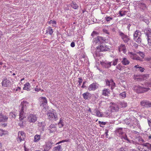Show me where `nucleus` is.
Here are the masks:
<instances>
[{
    "label": "nucleus",
    "mask_w": 151,
    "mask_h": 151,
    "mask_svg": "<svg viewBox=\"0 0 151 151\" xmlns=\"http://www.w3.org/2000/svg\"><path fill=\"white\" fill-rule=\"evenodd\" d=\"M91 114L99 117H103V114L101 112L97 109H95L92 112Z\"/></svg>",
    "instance_id": "nucleus-17"
},
{
    "label": "nucleus",
    "mask_w": 151,
    "mask_h": 151,
    "mask_svg": "<svg viewBox=\"0 0 151 151\" xmlns=\"http://www.w3.org/2000/svg\"><path fill=\"white\" fill-rule=\"evenodd\" d=\"M118 59H115L111 62H108L106 61L101 62L98 60L96 62V63H98L99 65V63H100L101 65L103 66H111V65H116L118 62Z\"/></svg>",
    "instance_id": "nucleus-2"
},
{
    "label": "nucleus",
    "mask_w": 151,
    "mask_h": 151,
    "mask_svg": "<svg viewBox=\"0 0 151 151\" xmlns=\"http://www.w3.org/2000/svg\"><path fill=\"white\" fill-rule=\"evenodd\" d=\"M70 46L73 47H74L75 46V42H72L70 44Z\"/></svg>",
    "instance_id": "nucleus-57"
},
{
    "label": "nucleus",
    "mask_w": 151,
    "mask_h": 151,
    "mask_svg": "<svg viewBox=\"0 0 151 151\" xmlns=\"http://www.w3.org/2000/svg\"><path fill=\"white\" fill-rule=\"evenodd\" d=\"M106 40L105 38L99 36H98L95 39V40H94V42H95L96 44H101L106 42Z\"/></svg>",
    "instance_id": "nucleus-11"
},
{
    "label": "nucleus",
    "mask_w": 151,
    "mask_h": 151,
    "mask_svg": "<svg viewBox=\"0 0 151 151\" xmlns=\"http://www.w3.org/2000/svg\"><path fill=\"white\" fill-rule=\"evenodd\" d=\"M98 33L97 32L95 31H93L91 34V36H92L93 37H94L95 36H97Z\"/></svg>",
    "instance_id": "nucleus-51"
},
{
    "label": "nucleus",
    "mask_w": 151,
    "mask_h": 151,
    "mask_svg": "<svg viewBox=\"0 0 151 151\" xmlns=\"http://www.w3.org/2000/svg\"><path fill=\"white\" fill-rule=\"evenodd\" d=\"M40 139V136L39 135L36 134L34 136V141L35 142H37Z\"/></svg>",
    "instance_id": "nucleus-32"
},
{
    "label": "nucleus",
    "mask_w": 151,
    "mask_h": 151,
    "mask_svg": "<svg viewBox=\"0 0 151 151\" xmlns=\"http://www.w3.org/2000/svg\"><path fill=\"white\" fill-rule=\"evenodd\" d=\"M118 103L119 107H125L127 106V104L124 102H120Z\"/></svg>",
    "instance_id": "nucleus-33"
},
{
    "label": "nucleus",
    "mask_w": 151,
    "mask_h": 151,
    "mask_svg": "<svg viewBox=\"0 0 151 151\" xmlns=\"http://www.w3.org/2000/svg\"><path fill=\"white\" fill-rule=\"evenodd\" d=\"M41 90V89L38 86H36L35 88V91L37 92H38Z\"/></svg>",
    "instance_id": "nucleus-50"
},
{
    "label": "nucleus",
    "mask_w": 151,
    "mask_h": 151,
    "mask_svg": "<svg viewBox=\"0 0 151 151\" xmlns=\"http://www.w3.org/2000/svg\"><path fill=\"white\" fill-rule=\"evenodd\" d=\"M25 137V134L23 131H19L18 133V136L17 138L18 142H20L24 140Z\"/></svg>",
    "instance_id": "nucleus-9"
},
{
    "label": "nucleus",
    "mask_w": 151,
    "mask_h": 151,
    "mask_svg": "<svg viewBox=\"0 0 151 151\" xmlns=\"http://www.w3.org/2000/svg\"><path fill=\"white\" fill-rule=\"evenodd\" d=\"M28 103L26 101L22 102L20 105L19 106V120L22 121L24 118L25 117V114L28 106Z\"/></svg>",
    "instance_id": "nucleus-1"
},
{
    "label": "nucleus",
    "mask_w": 151,
    "mask_h": 151,
    "mask_svg": "<svg viewBox=\"0 0 151 151\" xmlns=\"http://www.w3.org/2000/svg\"><path fill=\"white\" fill-rule=\"evenodd\" d=\"M118 34L124 43H127L129 41L130 37L127 35L125 34L120 31L118 32Z\"/></svg>",
    "instance_id": "nucleus-7"
},
{
    "label": "nucleus",
    "mask_w": 151,
    "mask_h": 151,
    "mask_svg": "<svg viewBox=\"0 0 151 151\" xmlns=\"http://www.w3.org/2000/svg\"><path fill=\"white\" fill-rule=\"evenodd\" d=\"M10 83V81L6 78H4L2 82V86L5 87L9 85Z\"/></svg>",
    "instance_id": "nucleus-26"
},
{
    "label": "nucleus",
    "mask_w": 151,
    "mask_h": 151,
    "mask_svg": "<svg viewBox=\"0 0 151 151\" xmlns=\"http://www.w3.org/2000/svg\"><path fill=\"white\" fill-rule=\"evenodd\" d=\"M97 48L98 53L96 52L95 53V55H96V57L99 56V53H98L99 52L104 51H106L110 50L109 48L108 47V46L105 44L98 46L97 47Z\"/></svg>",
    "instance_id": "nucleus-3"
},
{
    "label": "nucleus",
    "mask_w": 151,
    "mask_h": 151,
    "mask_svg": "<svg viewBox=\"0 0 151 151\" xmlns=\"http://www.w3.org/2000/svg\"><path fill=\"white\" fill-rule=\"evenodd\" d=\"M105 19L107 22H109L113 19V18L110 16H107L105 17Z\"/></svg>",
    "instance_id": "nucleus-45"
},
{
    "label": "nucleus",
    "mask_w": 151,
    "mask_h": 151,
    "mask_svg": "<svg viewBox=\"0 0 151 151\" xmlns=\"http://www.w3.org/2000/svg\"><path fill=\"white\" fill-rule=\"evenodd\" d=\"M118 49L119 51V52L122 51L124 53H125L126 52V47L125 45L124 44H121L120 45Z\"/></svg>",
    "instance_id": "nucleus-22"
},
{
    "label": "nucleus",
    "mask_w": 151,
    "mask_h": 151,
    "mask_svg": "<svg viewBox=\"0 0 151 151\" xmlns=\"http://www.w3.org/2000/svg\"><path fill=\"white\" fill-rule=\"evenodd\" d=\"M104 32H105L107 34H108V35L109 34V33L108 32V31L106 30H105Z\"/></svg>",
    "instance_id": "nucleus-62"
},
{
    "label": "nucleus",
    "mask_w": 151,
    "mask_h": 151,
    "mask_svg": "<svg viewBox=\"0 0 151 151\" xmlns=\"http://www.w3.org/2000/svg\"><path fill=\"white\" fill-rule=\"evenodd\" d=\"M141 32L138 30H136L133 34L134 40L138 44H140L141 42Z\"/></svg>",
    "instance_id": "nucleus-4"
},
{
    "label": "nucleus",
    "mask_w": 151,
    "mask_h": 151,
    "mask_svg": "<svg viewBox=\"0 0 151 151\" xmlns=\"http://www.w3.org/2000/svg\"><path fill=\"white\" fill-rule=\"evenodd\" d=\"M139 5L140 8H141L142 10L145 9L146 8V5L144 3H140L139 4Z\"/></svg>",
    "instance_id": "nucleus-42"
},
{
    "label": "nucleus",
    "mask_w": 151,
    "mask_h": 151,
    "mask_svg": "<svg viewBox=\"0 0 151 151\" xmlns=\"http://www.w3.org/2000/svg\"><path fill=\"white\" fill-rule=\"evenodd\" d=\"M110 93V91L109 89L104 88L102 90V94L105 96H108Z\"/></svg>",
    "instance_id": "nucleus-24"
},
{
    "label": "nucleus",
    "mask_w": 151,
    "mask_h": 151,
    "mask_svg": "<svg viewBox=\"0 0 151 151\" xmlns=\"http://www.w3.org/2000/svg\"><path fill=\"white\" fill-rule=\"evenodd\" d=\"M37 120V116L34 114H29L27 116V121L30 123H34Z\"/></svg>",
    "instance_id": "nucleus-8"
},
{
    "label": "nucleus",
    "mask_w": 151,
    "mask_h": 151,
    "mask_svg": "<svg viewBox=\"0 0 151 151\" xmlns=\"http://www.w3.org/2000/svg\"><path fill=\"white\" fill-rule=\"evenodd\" d=\"M122 62V64L124 65H128L129 63V60L126 58H124Z\"/></svg>",
    "instance_id": "nucleus-31"
},
{
    "label": "nucleus",
    "mask_w": 151,
    "mask_h": 151,
    "mask_svg": "<svg viewBox=\"0 0 151 151\" xmlns=\"http://www.w3.org/2000/svg\"><path fill=\"white\" fill-rule=\"evenodd\" d=\"M138 125V122L137 119L134 117H131V121L130 127L134 128L136 126Z\"/></svg>",
    "instance_id": "nucleus-15"
},
{
    "label": "nucleus",
    "mask_w": 151,
    "mask_h": 151,
    "mask_svg": "<svg viewBox=\"0 0 151 151\" xmlns=\"http://www.w3.org/2000/svg\"><path fill=\"white\" fill-rule=\"evenodd\" d=\"M140 18L142 21L145 22L147 24H148L149 23V22L148 19H146L144 17H140Z\"/></svg>",
    "instance_id": "nucleus-36"
},
{
    "label": "nucleus",
    "mask_w": 151,
    "mask_h": 151,
    "mask_svg": "<svg viewBox=\"0 0 151 151\" xmlns=\"http://www.w3.org/2000/svg\"><path fill=\"white\" fill-rule=\"evenodd\" d=\"M129 54L130 55V58L131 59L133 60H135L137 54L135 53H133L132 52L129 53Z\"/></svg>",
    "instance_id": "nucleus-37"
},
{
    "label": "nucleus",
    "mask_w": 151,
    "mask_h": 151,
    "mask_svg": "<svg viewBox=\"0 0 151 151\" xmlns=\"http://www.w3.org/2000/svg\"><path fill=\"white\" fill-rule=\"evenodd\" d=\"M146 60L147 61H148L150 62V63L151 62V58H148L146 59Z\"/></svg>",
    "instance_id": "nucleus-58"
},
{
    "label": "nucleus",
    "mask_w": 151,
    "mask_h": 151,
    "mask_svg": "<svg viewBox=\"0 0 151 151\" xmlns=\"http://www.w3.org/2000/svg\"><path fill=\"white\" fill-rule=\"evenodd\" d=\"M88 111H89L91 114L92 113V112H93V111H92L91 110V109L90 108H89V109H88Z\"/></svg>",
    "instance_id": "nucleus-63"
},
{
    "label": "nucleus",
    "mask_w": 151,
    "mask_h": 151,
    "mask_svg": "<svg viewBox=\"0 0 151 151\" xmlns=\"http://www.w3.org/2000/svg\"><path fill=\"white\" fill-rule=\"evenodd\" d=\"M47 115L49 119H53L55 121L58 120V117L57 113L55 112H51L49 111L47 113Z\"/></svg>",
    "instance_id": "nucleus-6"
},
{
    "label": "nucleus",
    "mask_w": 151,
    "mask_h": 151,
    "mask_svg": "<svg viewBox=\"0 0 151 151\" xmlns=\"http://www.w3.org/2000/svg\"><path fill=\"white\" fill-rule=\"evenodd\" d=\"M144 142V140L141 137H139L136 138V141H130L129 142L131 143H132L133 144H134L135 145L137 144H140L143 145V144L142 143Z\"/></svg>",
    "instance_id": "nucleus-13"
},
{
    "label": "nucleus",
    "mask_w": 151,
    "mask_h": 151,
    "mask_svg": "<svg viewBox=\"0 0 151 151\" xmlns=\"http://www.w3.org/2000/svg\"><path fill=\"white\" fill-rule=\"evenodd\" d=\"M21 90V88L18 87L15 90L16 91H19Z\"/></svg>",
    "instance_id": "nucleus-59"
},
{
    "label": "nucleus",
    "mask_w": 151,
    "mask_h": 151,
    "mask_svg": "<svg viewBox=\"0 0 151 151\" xmlns=\"http://www.w3.org/2000/svg\"><path fill=\"white\" fill-rule=\"evenodd\" d=\"M7 134V132L2 130L0 129V136H2L4 134Z\"/></svg>",
    "instance_id": "nucleus-46"
},
{
    "label": "nucleus",
    "mask_w": 151,
    "mask_h": 151,
    "mask_svg": "<svg viewBox=\"0 0 151 151\" xmlns=\"http://www.w3.org/2000/svg\"><path fill=\"white\" fill-rule=\"evenodd\" d=\"M135 60H139V61H142V59L137 55L136 56V58Z\"/></svg>",
    "instance_id": "nucleus-52"
},
{
    "label": "nucleus",
    "mask_w": 151,
    "mask_h": 151,
    "mask_svg": "<svg viewBox=\"0 0 151 151\" xmlns=\"http://www.w3.org/2000/svg\"><path fill=\"white\" fill-rule=\"evenodd\" d=\"M83 96L84 99L86 100L91 98V95L89 93L86 92L83 94Z\"/></svg>",
    "instance_id": "nucleus-23"
},
{
    "label": "nucleus",
    "mask_w": 151,
    "mask_h": 151,
    "mask_svg": "<svg viewBox=\"0 0 151 151\" xmlns=\"http://www.w3.org/2000/svg\"><path fill=\"white\" fill-rule=\"evenodd\" d=\"M99 123L100 124V126L101 127H103V126L105 125L106 124V123L105 122H101L99 121Z\"/></svg>",
    "instance_id": "nucleus-55"
},
{
    "label": "nucleus",
    "mask_w": 151,
    "mask_h": 151,
    "mask_svg": "<svg viewBox=\"0 0 151 151\" xmlns=\"http://www.w3.org/2000/svg\"><path fill=\"white\" fill-rule=\"evenodd\" d=\"M46 32L47 33H48L50 35H51L53 33V31L51 27H49L47 28Z\"/></svg>",
    "instance_id": "nucleus-29"
},
{
    "label": "nucleus",
    "mask_w": 151,
    "mask_h": 151,
    "mask_svg": "<svg viewBox=\"0 0 151 151\" xmlns=\"http://www.w3.org/2000/svg\"><path fill=\"white\" fill-rule=\"evenodd\" d=\"M148 77L149 75H144L139 76V77L138 78H137V79H141V80H142L146 79Z\"/></svg>",
    "instance_id": "nucleus-35"
},
{
    "label": "nucleus",
    "mask_w": 151,
    "mask_h": 151,
    "mask_svg": "<svg viewBox=\"0 0 151 151\" xmlns=\"http://www.w3.org/2000/svg\"><path fill=\"white\" fill-rule=\"evenodd\" d=\"M9 116V117L11 118H14L16 116V115L15 114H13V113L11 112L10 113Z\"/></svg>",
    "instance_id": "nucleus-49"
},
{
    "label": "nucleus",
    "mask_w": 151,
    "mask_h": 151,
    "mask_svg": "<svg viewBox=\"0 0 151 151\" xmlns=\"http://www.w3.org/2000/svg\"><path fill=\"white\" fill-rule=\"evenodd\" d=\"M117 131L118 133L120 134V137L123 140H126L127 141V142H129V140L127 138L126 134L122 131V128H119Z\"/></svg>",
    "instance_id": "nucleus-10"
},
{
    "label": "nucleus",
    "mask_w": 151,
    "mask_h": 151,
    "mask_svg": "<svg viewBox=\"0 0 151 151\" xmlns=\"http://www.w3.org/2000/svg\"><path fill=\"white\" fill-rule=\"evenodd\" d=\"M53 143H52L50 141H48L46 142L44 147V151H49L52 147V145Z\"/></svg>",
    "instance_id": "nucleus-16"
},
{
    "label": "nucleus",
    "mask_w": 151,
    "mask_h": 151,
    "mask_svg": "<svg viewBox=\"0 0 151 151\" xmlns=\"http://www.w3.org/2000/svg\"><path fill=\"white\" fill-rule=\"evenodd\" d=\"M139 150L140 151H147L146 150H145V149H144L143 148V149H142V150H141V149H139Z\"/></svg>",
    "instance_id": "nucleus-61"
},
{
    "label": "nucleus",
    "mask_w": 151,
    "mask_h": 151,
    "mask_svg": "<svg viewBox=\"0 0 151 151\" xmlns=\"http://www.w3.org/2000/svg\"><path fill=\"white\" fill-rule=\"evenodd\" d=\"M78 82L79 83V85H80L81 83L82 82V81H83L82 79V78H78Z\"/></svg>",
    "instance_id": "nucleus-56"
},
{
    "label": "nucleus",
    "mask_w": 151,
    "mask_h": 151,
    "mask_svg": "<svg viewBox=\"0 0 151 151\" xmlns=\"http://www.w3.org/2000/svg\"><path fill=\"white\" fill-rule=\"evenodd\" d=\"M130 151H137L135 149H131V150H130Z\"/></svg>",
    "instance_id": "nucleus-64"
},
{
    "label": "nucleus",
    "mask_w": 151,
    "mask_h": 151,
    "mask_svg": "<svg viewBox=\"0 0 151 151\" xmlns=\"http://www.w3.org/2000/svg\"><path fill=\"white\" fill-rule=\"evenodd\" d=\"M144 33L147 37H151V29L149 28H146L144 30Z\"/></svg>",
    "instance_id": "nucleus-21"
},
{
    "label": "nucleus",
    "mask_w": 151,
    "mask_h": 151,
    "mask_svg": "<svg viewBox=\"0 0 151 151\" xmlns=\"http://www.w3.org/2000/svg\"><path fill=\"white\" fill-rule=\"evenodd\" d=\"M122 11H120L119 12V15L120 16L122 17V16H123L124 15H125V13H126V11H124V12L122 13Z\"/></svg>",
    "instance_id": "nucleus-48"
},
{
    "label": "nucleus",
    "mask_w": 151,
    "mask_h": 151,
    "mask_svg": "<svg viewBox=\"0 0 151 151\" xmlns=\"http://www.w3.org/2000/svg\"><path fill=\"white\" fill-rule=\"evenodd\" d=\"M119 104L118 103H112L110 106V109L112 112H116L119 110Z\"/></svg>",
    "instance_id": "nucleus-12"
},
{
    "label": "nucleus",
    "mask_w": 151,
    "mask_h": 151,
    "mask_svg": "<svg viewBox=\"0 0 151 151\" xmlns=\"http://www.w3.org/2000/svg\"><path fill=\"white\" fill-rule=\"evenodd\" d=\"M53 151H61L62 150L61 146L58 145V146L55 147L53 149Z\"/></svg>",
    "instance_id": "nucleus-38"
},
{
    "label": "nucleus",
    "mask_w": 151,
    "mask_h": 151,
    "mask_svg": "<svg viewBox=\"0 0 151 151\" xmlns=\"http://www.w3.org/2000/svg\"><path fill=\"white\" fill-rule=\"evenodd\" d=\"M49 24H56V22L55 20H51L49 22Z\"/></svg>",
    "instance_id": "nucleus-54"
},
{
    "label": "nucleus",
    "mask_w": 151,
    "mask_h": 151,
    "mask_svg": "<svg viewBox=\"0 0 151 151\" xmlns=\"http://www.w3.org/2000/svg\"><path fill=\"white\" fill-rule=\"evenodd\" d=\"M133 89L138 93L146 92L150 90L149 88L143 87L139 86H134L133 87Z\"/></svg>",
    "instance_id": "nucleus-5"
},
{
    "label": "nucleus",
    "mask_w": 151,
    "mask_h": 151,
    "mask_svg": "<svg viewBox=\"0 0 151 151\" xmlns=\"http://www.w3.org/2000/svg\"><path fill=\"white\" fill-rule=\"evenodd\" d=\"M110 112H106L103 114V117H108L110 116Z\"/></svg>",
    "instance_id": "nucleus-44"
},
{
    "label": "nucleus",
    "mask_w": 151,
    "mask_h": 151,
    "mask_svg": "<svg viewBox=\"0 0 151 151\" xmlns=\"http://www.w3.org/2000/svg\"><path fill=\"white\" fill-rule=\"evenodd\" d=\"M136 67L137 68H139V69L138 70H139L141 72H143L144 71V69L143 68H142L141 67Z\"/></svg>",
    "instance_id": "nucleus-53"
},
{
    "label": "nucleus",
    "mask_w": 151,
    "mask_h": 151,
    "mask_svg": "<svg viewBox=\"0 0 151 151\" xmlns=\"http://www.w3.org/2000/svg\"><path fill=\"white\" fill-rule=\"evenodd\" d=\"M48 129L51 132H53L56 130V128L55 127V125L51 124L48 128Z\"/></svg>",
    "instance_id": "nucleus-25"
},
{
    "label": "nucleus",
    "mask_w": 151,
    "mask_h": 151,
    "mask_svg": "<svg viewBox=\"0 0 151 151\" xmlns=\"http://www.w3.org/2000/svg\"><path fill=\"white\" fill-rule=\"evenodd\" d=\"M137 54L139 55L141 57H142V58H144V57L145 56V55H144V53L143 52H142L141 51H139L137 52Z\"/></svg>",
    "instance_id": "nucleus-47"
},
{
    "label": "nucleus",
    "mask_w": 151,
    "mask_h": 151,
    "mask_svg": "<svg viewBox=\"0 0 151 151\" xmlns=\"http://www.w3.org/2000/svg\"><path fill=\"white\" fill-rule=\"evenodd\" d=\"M129 132H130V133H129V135L131 138H132L134 135L137 133L136 131L134 130Z\"/></svg>",
    "instance_id": "nucleus-39"
},
{
    "label": "nucleus",
    "mask_w": 151,
    "mask_h": 151,
    "mask_svg": "<svg viewBox=\"0 0 151 151\" xmlns=\"http://www.w3.org/2000/svg\"><path fill=\"white\" fill-rule=\"evenodd\" d=\"M131 117L129 119H126L124 120L125 123L128 125H129L130 127L131 123Z\"/></svg>",
    "instance_id": "nucleus-30"
},
{
    "label": "nucleus",
    "mask_w": 151,
    "mask_h": 151,
    "mask_svg": "<svg viewBox=\"0 0 151 151\" xmlns=\"http://www.w3.org/2000/svg\"><path fill=\"white\" fill-rule=\"evenodd\" d=\"M106 85L107 86H111V89H113L115 86V83L113 82L112 80H110V81L106 80Z\"/></svg>",
    "instance_id": "nucleus-20"
},
{
    "label": "nucleus",
    "mask_w": 151,
    "mask_h": 151,
    "mask_svg": "<svg viewBox=\"0 0 151 151\" xmlns=\"http://www.w3.org/2000/svg\"><path fill=\"white\" fill-rule=\"evenodd\" d=\"M40 101L41 102V106L45 108L47 104V101L46 98L41 97L40 98Z\"/></svg>",
    "instance_id": "nucleus-14"
},
{
    "label": "nucleus",
    "mask_w": 151,
    "mask_h": 151,
    "mask_svg": "<svg viewBox=\"0 0 151 151\" xmlns=\"http://www.w3.org/2000/svg\"><path fill=\"white\" fill-rule=\"evenodd\" d=\"M8 117L0 114V122H5L7 120Z\"/></svg>",
    "instance_id": "nucleus-28"
},
{
    "label": "nucleus",
    "mask_w": 151,
    "mask_h": 151,
    "mask_svg": "<svg viewBox=\"0 0 151 151\" xmlns=\"http://www.w3.org/2000/svg\"><path fill=\"white\" fill-rule=\"evenodd\" d=\"M143 146L142 145V146L140 147L139 146L138 147L137 149L139 150V149H140L141 150H142V149L143 148Z\"/></svg>",
    "instance_id": "nucleus-60"
},
{
    "label": "nucleus",
    "mask_w": 151,
    "mask_h": 151,
    "mask_svg": "<svg viewBox=\"0 0 151 151\" xmlns=\"http://www.w3.org/2000/svg\"><path fill=\"white\" fill-rule=\"evenodd\" d=\"M97 88L98 86H97L96 83H93L89 85L88 89L89 91H94L97 89Z\"/></svg>",
    "instance_id": "nucleus-19"
},
{
    "label": "nucleus",
    "mask_w": 151,
    "mask_h": 151,
    "mask_svg": "<svg viewBox=\"0 0 151 151\" xmlns=\"http://www.w3.org/2000/svg\"><path fill=\"white\" fill-rule=\"evenodd\" d=\"M58 125L59 128H61L63 126V122L61 118L60 119V121L58 123Z\"/></svg>",
    "instance_id": "nucleus-43"
},
{
    "label": "nucleus",
    "mask_w": 151,
    "mask_h": 151,
    "mask_svg": "<svg viewBox=\"0 0 151 151\" xmlns=\"http://www.w3.org/2000/svg\"><path fill=\"white\" fill-rule=\"evenodd\" d=\"M141 105L142 106L146 107H151V103L147 101H143L141 102Z\"/></svg>",
    "instance_id": "nucleus-18"
},
{
    "label": "nucleus",
    "mask_w": 151,
    "mask_h": 151,
    "mask_svg": "<svg viewBox=\"0 0 151 151\" xmlns=\"http://www.w3.org/2000/svg\"><path fill=\"white\" fill-rule=\"evenodd\" d=\"M30 86L29 83H27L24 85L23 89L27 91L30 90Z\"/></svg>",
    "instance_id": "nucleus-27"
},
{
    "label": "nucleus",
    "mask_w": 151,
    "mask_h": 151,
    "mask_svg": "<svg viewBox=\"0 0 151 151\" xmlns=\"http://www.w3.org/2000/svg\"><path fill=\"white\" fill-rule=\"evenodd\" d=\"M143 145L145 147H146L148 149H151V144L148 143H143Z\"/></svg>",
    "instance_id": "nucleus-40"
},
{
    "label": "nucleus",
    "mask_w": 151,
    "mask_h": 151,
    "mask_svg": "<svg viewBox=\"0 0 151 151\" xmlns=\"http://www.w3.org/2000/svg\"><path fill=\"white\" fill-rule=\"evenodd\" d=\"M119 97L122 99H124L126 97V93L125 92H123L119 94Z\"/></svg>",
    "instance_id": "nucleus-41"
},
{
    "label": "nucleus",
    "mask_w": 151,
    "mask_h": 151,
    "mask_svg": "<svg viewBox=\"0 0 151 151\" xmlns=\"http://www.w3.org/2000/svg\"><path fill=\"white\" fill-rule=\"evenodd\" d=\"M71 6L74 9H77L78 8V6L77 4L75 2L73 1H72V2L70 4Z\"/></svg>",
    "instance_id": "nucleus-34"
}]
</instances>
